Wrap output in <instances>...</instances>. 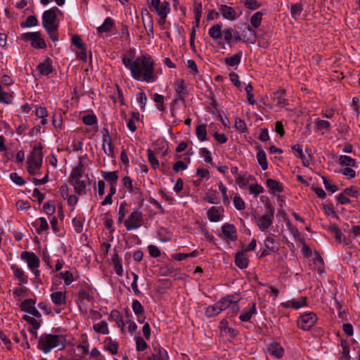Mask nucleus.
<instances>
[{
	"label": "nucleus",
	"mask_w": 360,
	"mask_h": 360,
	"mask_svg": "<svg viewBox=\"0 0 360 360\" xmlns=\"http://www.w3.org/2000/svg\"><path fill=\"white\" fill-rule=\"evenodd\" d=\"M281 305L283 308L292 307L293 309H298L307 305V297H301L299 301H295V300H288L286 302H282Z\"/></svg>",
	"instance_id": "nucleus-21"
},
{
	"label": "nucleus",
	"mask_w": 360,
	"mask_h": 360,
	"mask_svg": "<svg viewBox=\"0 0 360 360\" xmlns=\"http://www.w3.org/2000/svg\"><path fill=\"white\" fill-rule=\"evenodd\" d=\"M338 162L342 166L357 167L356 160L347 155H340Z\"/></svg>",
	"instance_id": "nucleus-33"
},
{
	"label": "nucleus",
	"mask_w": 360,
	"mask_h": 360,
	"mask_svg": "<svg viewBox=\"0 0 360 360\" xmlns=\"http://www.w3.org/2000/svg\"><path fill=\"white\" fill-rule=\"evenodd\" d=\"M36 300L34 299H26L20 305V310L29 313L34 307Z\"/></svg>",
	"instance_id": "nucleus-34"
},
{
	"label": "nucleus",
	"mask_w": 360,
	"mask_h": 360,
	"mask_svg": "<svg viewBox=\"0 0 360 360\" xmlns=\"http://www.w3.org/2000/svg\"><path fill=\"white\" fill-rule=\"evenodd\" d=\"M246 29L250 32V37L247 39V40H245V41L255 44L256 40L258 39L259 43L260 44V39L262 38V35H258L256 31L253 29L252 26L248 25Z\"/></svg>",
	"instance_id": "nucleus-41"
},
{
	"label": "nucleus",
	"mask_w": 360,
	"mask_h": 360,
	"mask_svg": "<svg viewBox=\"0 0 360 360\" xmlns=\"http://www.w3.org/2000/svg\"><path fill=\"white\" fill-rule=\"evenodd\" d=\"M112 263L114 264L115 270L116 274L118 276H122V272H123L122 261H121V259H120V257H119V255H118V254L117 252H115L113 255L112 258Z\"/></svg>",
	"instance_id": "nucleus-35"
},
{
	"label": "nucleus",
	"mask_w": 360,
	"mask_h": 360,
	"mask_svg": "<svg viewBox=\"0 0 360 360\" xmlns=\"http://www.w3.org/2000/svg\"><path fill=\"white\" fill-rule=\"evenodd\" d=\"M40 223L39 226L37 229V233L41 234L43 231L49 229V224L46 219L44 217H40L39 219Z\"/></svg>",
	"instance_id": "nucleus-60"
},
{
	"label": "nucleus",
	"mask_w": 360,
	"mask_h": 360,
	"mask_svg": "<svg viewBox=\"0 0 360 360\" xmlns=\"http://www.w3.org/2000/svg\"><path fill=\"white\" fill-rule=\"evenodd\" d=\"M264 205L267 208L268 212H266L264 215L261 217L256 214H254L253 215L255 219H258L257 226L259 230L262 231H265L272 225L275 212L274 207L271 204L267 198Z\"/></svg>",
	"instance_id": "nucleus-4"
},
{
	"label": "nucleus",
	"mask_w": 360,
	"mask_h": 360,
	"mask_svg": "<svg viewBox=\"0 0 360 360\" xmlns=\"http://www.w3.org/2000/svg\"><path fill=\"white\" fill-rule=\"evenodd\" d=\"M52 60L47 57L43 63H40L37 66V70L39 71L41 75H49L53 71V68L52 65Z\"/></svg>",
	"instance_id": "nucleus-15"
},
{
	"label": "nucleus",
	"mask_w": 360,
	"mask_h": 360,
	"mask_svg": "<svg viewBox=\"0 0 360 360\" xmlns=\"http://www.w3.org/2000/svg\"><path fill=\"white\" fill-rule=\"evenodd\" d=\"M21 39L25 41H30L31 46L34 49H46V47L45 40L41 38L39 32L23 33L21 35Z\"/></svg>",
	"instance_id": "nucleus-5"
},
{
	"label": "nucleus",
	"mask_w": 360,
	"mask_h": 360,
	"mask_svg": "<svg viewBox=\"0 0 360 360\" xmlns=\"http://www.w3.org/2000/svg\"><path fill=\"white\" fill-rule=\"evenodd\" d=\"M241 57H242V52L239 51L238 53L234 54L231 57L225 58L224 62L226 65L231 66V67H234L236 65H238L240 63Z\"/></svg>",
	"instance_id": "nucleus-31"
},
{
	"label": "nucleus",
	"mask_w": 360,
	"mask_h": 360,
	"mask_svg": "<svg viewBox=\"0 0 360 360\" xmlns=\"http://www.w3.org/2000/svg\"><path fill=\"white\" fill-rule=\"evenodd\" d=\"M105 349L110 352L112 354H116L118 352L119 345L115 340H112L110 338H106L104 340Z\"/></svg>",
	"instance_id": "nucleus-24"
},
{
	"label": "nucleus",
	"mask_w": 360,
	"mask_h": 360,
	"mask_svg": "<svg viewBox=\"0 0 360 360\" xmlns=\"http://www.w3.org/2000/svg\"><path fill=\"white\" fill-rule=\"evenodd\" d=\"M266 186L273 192V193H281L283 191V185L277 180L273 179H268L266 180Z\"/></svg>",
	"instance_id": "nucleus-26"
},
{
	"label": "nucleus",
	"mask_w": 360,
	"mask_h": 360,
	"mask_svg": "<svg viewBox=\"0 0 360 360\" xmlns=\"http://www.w3.org/2000/svg\"><path fill=\"white\" fill-rule=\"evenodd\" d=\"M11 269L13 270V274H14V276L16 278L18 279L19 281V283H18V285H22L23 284H26L28 282V278L27 276L25 274L23 270L21 269V268H19L18 266L16 265H12L11 266Z\"/></svg>",
	"instance_id": "nucleus-23"
},
{
	"label": "nucleus",
	"mask_w": 360,
	"mask_h": 360,
	"mask_svg": "<svg viewBox=\"0 0 360 360\" xmlns=\"http://www.w3.org/2000/svg\"><path fill=\"white\" fill-rule=\"evenodd\" d=\"M222 24H216L209 30L208 34L213 39H219L222 37Z\"/></svg>",
	"instance_id": "nucleus-30"
},
{
	"label": "nucleus",
	"mask_w": 360,
	"mask_h": 360,
	"mask_svg": "<svg viewBox=\"0 0 360 360\" xmlns=\"http://www.w3.org/2000/svg\"><path fill=\"white\" fill-rule=\"evenodd\" d=\"M244 6L248 9L255 10L259 8L262 4L258 3L256 0H245L244 2Z\"/></svg>",
	"instance_id": "nucleus-61"
},
{
	"label": "nucleus",
	"mask_w": 360,
	"mask_h": 360,
	"mask_svg": "<svg viewBox=\"0 0 360 360\" xmlns=\"http://www.w3.org/2000/svg\"><path fill=\"white\" fill-rule=\"evenodd\" d=\"M101 133L103 140L102 148L103 151L107 155L112 158L114 155V147L112 146V138L109 134L108 129L103 127Z\"/></svg>",
	"instance_id": "nucleus-9"
},
{
	"label": "nucleus",
	"mask_w": 360,
	"mask_h": 360,
	"mask_svg": "<svg viewBox=\"0 0 360 360\" xmlns=\"http://www.w3.org/2000/svg\"><path fill=\"white\" fill-rule=\"evenodd\" d=\"M323 182L326 189L332 193H335L338 190L337 185L331 184L330 181L325 176H322Z\"/></svg>",
	"instance_id": "nucleus-55"
},
{
	"label": "nucleus",
	"mask_w": 360,
	"mask_h": 360,
	"mask_svg": "<svg viewBox=\"0 0 360 360\" xmlns=\"http://www.w3.org/2000/svg\"><path fill=\"white\" fill-rule=\"evenodd\" d=\"M50 297H51L52 302L56 305L59 306V305H61L63 304H66L65 295L60 291H57V292H54L51 293Z\"/></svg>",
	"instance_id": "nucleus-29"
},
{
	"label": "nucleus",
	"mask_w": 360,
	"mask_h": 360,
	"mask_svg": "<svg viewBox=\"0 0 360 360\" xmlns=\"http://www.w3.org/2000/svg\"><path fill=\"white\" fill-rule=\"evenodd\" d=\"M219 15L221 14L224 18L233 20L236 18V12L235 9L226 5H221L219 7Z\"/></svg>",
	"instance_id": "nucleus-16"
},
{
	"label": "nucleus",
	"mask_w": 360,
	"mask_h": 360,
	"mask_svg": "<svg viewBox=\"0 0 360 360\" xmlns=\"http://www.w3.org/2000/svg\"><path fill=\"white\" fill-rule=\"evenodd\" d=\"M245 90L246 94H247V98H248V103L250 105H254L255 103V101L254 99V95L252 93V91L253 90V86H252L251 84H248L245 86Z\"/></svg>",
	"instance_id": "nucleus-58"
},
{
	"label": "nucleus",
	"mask_w": 360,
	"mask_h": 360,
	"mask_svg": "<svg viewBox=\"0 0 360 360\" xmlns=\"http://www.w3.org/2000/svg\"><path fill=\"white\" fill-rule=\"evenodd\" d=\"M72 44L78 49H83L86 46L85 44L82 41L80 36L75 34L72 37Z\"/></svg>",
	"instance_id": "nucleus-64"
},
{
	"label": "nucleus",
	"mask_w": 360,
	"mask_h": 360,
	"mask_svg": "<svg viewBox=\"0 0 360 360\" xmlns=\"http://www.w3.org/2000/svg\"><path fill=\"white\" fill-rule=\"evenodd\" d=\"M263 13L261 11H257L254 13L250 18V26L254 28H257L260 26L262 20Z\"/></svg>",
	"instance_id": "nucleus-40"
},
{
	"label": "nucleus",
	"mask_w": 360,
	"mask_h": 360,
	"mask_svg": "<svg viewBox=\"0 0 360 360\" xmlns=\"http://www.w3.org/2000/svg\"><path fill=\"white\" fill-rule=\"evenodd\" d=\"M235 297L234 295H227L226 297H222L219 301L216 302L217 305L220 308V311H222L227 309L231 304H233L232 308L233 309L238 310V307L236 304L238 301H234L233 298Z\"/></svg>",
	"instance_id": "nucleus-13"
},
{
	"label": "nucleus",
	"mask_w": 360,
	"mask_h": 360,
	"mask_svg": "<svg viewBox=\"0 0 360 360\" xmlns=\"http://www.w3.org/2000/svg\"><path fill=\"white\" fill-rule=\"evenodd\" d=\"M60 12L57 7H53L44 12L42 15V25L45 30L50 27H58V23L56 22L57 12Z\"/></svg>",
	"instance_id": "nucleus-6"
},
{
	"label": "nucleus",
	"mask_w": 360,
	"mask_h": 360,
	"mask_svg": "<svg viewBox=\"0 0 360 360\" xmlns=\"http://www.w3.org/2000/svg\"><path fill=\"white\" fill-rule=\"evenodd\" d=\"M317 321L316 314L309 312L300 316L297 320V326L304 330H309Z\"/></svg>",
	"instance_id": "nucleus-8"
},
{
	"label": "nucleus",
	"mask_w": 360,
	"mask_h": 360,
	"mask_svg": "<svg viewBox=\"0 0 360 360\" xmlns=\"http://www.w3.org/2000/svg\"><path fill=\"white\" fill-rule=\"evenodd\" d=\"M220 312V308H219V307L215 303L214 304L209 306L206 308L205 315L210 318L218 315Z\"/></svg>",
	"instance_id": "nucleus-44"
},
{
	"label": "nucleus",
	"mask_w": 360,
	"mask_h": 360,
	"mask_svg": "<svg viewBox=\"0 0 360 360\" xmlns=\"http://www.w3.org/2000/svg\"><path fill=\"white\" fill-rule=\"evenodd\" d=\"M147 155H148V162H150L151 167L154 169L158 168L160 166V163H159L158 160L156 158L153 151L151 149L148 148L147 150Z\"/></svg>",
	"instance_id": "nucleus-43"
},
{
	"label": "nucleus",
	"mask_w": 360,
	"mask_h": 360,
	"mask_svg": "<svg viewBox=\"0 0 360 360\" xmlns=\"http://www.w3.org/2000/svg\"><path fill=\"white\" fill-rule=\"evenodd\" d=\"M143 221V214L139 210L132 212L127 219L124 221L127 230L130 231L140 227Z\"/></svg>",
	"instance_id": "nucleus-7"
},
{
	"label": "nucleus",
	"mask_w": 360,
	"mask_h": 360,
	"mask_svg": "<svg viewBox=\"0 0 360 360\" xmlns=\"http://www.w3.org/2000/svg\"><path fill=\"white\" fill-rule=\"evenodd\" d=\"M153 100L157 103V108L160 111H165V107L164 105V96L156 93L153 95Z\"/></svg>",
	"instance_id": "nucleus-47"
},
{
	"label": "nucleus",
	"mask_w": 360,
	"mask_h": 360,
	"mask_svg": "<svg viewBox=\"0 0 360 360\" xmlns=\"http://www.w3.org/2000/svg\"><path fill=\"white\" fill-rule=\"evenodd\" d=\"M133 59L132 53H126L123 55L122 60L123 65L130 70L134 79L147 82L156 79V77L153 76L154 63L148 54L142 55L132 61Z\"/></svg>",
	"instance_id": "nucleus-1"
},
{
	"label": "nucleus",
	"mask_w": 360,
	"mask_h": 360,
	"mask_svg": "<svg viewBox=\"0 0 360 360\" xmlns=\"http://www.w3.org/2000/svg\"><path fill=\"white\" fill-rule=\"evenodd\" d=\"M154 352L150 356L147 358V360H168L169 356L167 354V352L160 347H154Z\"/></svg>",
	"instance_id": "nucleus-19"
},
{
	"label": "nucleus",
	"mask_w": 360,
	"mask_h": 360,
	"mask_svg": "<svg viewBox=\"0 0 360 360\" xmlns=\"http://www.w3.org/2000/svg\"><path fill=\"white\" fill-rule=\"evenodd\" d=\"M257 159L262 169L263 170H266L268 167V162L266 158V153L261 148L259 149V151L257 153Z\"/></svg>",
	"instance_id": "nucleus-37"
},
{
	"label": "nucleus",
	"mask_w": 360,
	"mask_h": 360,
	"mask_svg": "<svg viewBox=\"0 0 360 360\" xmlns=\"http://www.w3.org/2000/svg\"><path fill=\"white\" fill-rule=\"evenodd\" d=\"M38 20L35 15H30L27 18L25 22L21 23L22 27H31L37 25Z\"/></svg>",
	"instance_id": "nucleus-51"
},
{
	"label": "nucleus",
	"mask_w": 360,
	"mask_h": 360,
	"mask_svg": "<svg viewBox=\"0 0 360 360\" xmlns=\"http://www.w3.org/2000/svg\"><path fill=\"white\" fill-rule=\"evenodd\" d=\"M149 8L154 9L158 15H167L170 11L169 4L165 1L161 4L160 0H152Z\"/></svg>",
	"instance_id": "nucleus-10"
},
{
	"label": "nucleus",
	"mask_w": 360,
	"mask_h": 360,
	"mask_svg": "<svg viewBox=\"0 0 360 360\" xmlns=\"http://www.w3.org/2000/svg\"><path fill=\"white\" fill-rule=\"evenodd\" d=\"M174 89L176 94H188V91L186 89L185 82L183 79H177L174 82Z\"/></svg>",
	"instance_id": "nucleus-42"
},
{
	"label": "nucleus",
	"mask_w": 360,
	"mask_h": 360,
	"mask_svg": "<svg viewBox=\"0 0 360 360\" xmlns=\"http://www.w3.org/2000/svg\"><path fill=\"white\" fill-rule=\"evenodd\" d=\"M256 305V302H252L249 308H247L242 311L239 316V319L243 322L249 321L251 319L252 315L257 314Z\"/></svg>",
	"instance_id": "nucleus-17"
},
{
	"label": "nucleus",
	"mask_w": 360,
	"mask_h": 360,
	"mask_svg": "<svg viewBox=\"0 0 360 360\" xmlns=\"http://www.w3.org/2000/svg\"><path fill=\"white\" fill-rule=\"evenodd\" d=\"M286 91L285 89H281L274 93V99L276 101V103L280 106L288 105V100L284 98Z\"/></svg>",
	"instance_id": "nucleus-27"
},
{
	"label": "nucleus",
	"mask_w": 360,
	"mask_h": 360,
	"mask_svg": "<svg viewBox=\"0 0 360 360\" xmlns=\"http://www.w3.org/2000/svg\"><path fill=\"white\" fill-rule=\"evenodd\" d=\"M79 159V163L75 168L72 169L70 174L69 182L70 184H75L77 181L80 180L84 173V165L82 162V158L80 157Z\"/></svg>",
	"instance_id": "nucleus-12"
},
{
	"label": "nucleus",
	"mask_w": 360,
	"mask_h": 360,
	"mask_svg": "<svg viewBox=\"0 0 360 360\" xmlns=\"http://www.w3.org/2000/svg\"><path fill=\"white\" fill-rule=\"evenodd\" d=\"M94 330L97 333L108 334L109 330L108 328V323L105 321H101L98 323H95L93 326Z\"/></svg>",
	"instance_id": "nucleus-36"
},
{
	"label": "nucleus",
	"mask_w": 360,
	"mask_h": 360,
	"mask_svg": "<svg viewBox=\"0 0 360 360\" xmlns=\"http://www.w3.org/2000/svg\"><path fill=\"white\" fill-rule=\"evenodd\" d=\"M148 347V344L142 337L136 338V349L137 351H144Z\"/></svg>",
	"instance_id": "nucleus-57"
},
{
	"label": "nucleus",
	"mask_w": 360,
	"mask_h": 360,
	"mask_svg": "<svg viewBox=\"0 0 360 360\" xmlns=\"http://www.w3.org/2000/svg\"><path fill=\"white\" fill-rule=\"evenodd\" d=\"M58 27H50L48 30H46L48 34L49 35L50 39L53 41H56L58 40Z\"/></svg>",
	"instance_id": "nucleus-63"
},
{
	"label": "nucleus",
	"mask_w": 360,
	"mask_h": 360,
	"mask_svg": "<svg viewBox=\"0 0 360 360\" xmlns=\"http://www.w3.org/2000/svg\"><path fill=\"white\" fill-rule=\"evenodd\" d=\"M195 132L196 136L200 141H205L207 140L205 124L198 125L196 127Z\"/></svg>",
	"instance_id": "nucleus-39"
},
{
	"label": "nucleus",
	"mask_w": 360,
	"mask_h": 360,
	"mask_svg": "<svg viewBox=\"0 0 360 360\" xmlns=\"http://www.w3.org/2000/svg\"><path fill=\"white\" fill-rule=\"evenodd\" d=\"M267 350L271 355L276 358H281L284 354V349L280 344L276 342L270 343L268 345Z\"/></svg>",
	"instance_id": "nucleus-20"
},
{
	"label": "nucleus",
	"mask_w": 360,
	"mask_h": 360,
	"mask_svg": "<svg viewBox=\"0 0 360 360\" xmlns=\"http://www.w3.org/2000/svg\"><path fill=\"white\" fill-rule=\"evenodd\" d=\"M303 7L301 4H294L290 6V14L291 16L295 19L297 20L300 18L302 12Z\"/></svg>",
	"instance_id": "nucleus-38"
},
{
	"label": "nucleus",
	"mask_w": 360,
	"mask_h": 360,
	"mask_svg": "<svg viewBox=\"0 0 360 360\" xmlns=\"http://www.w3.org/2000/svg\"><path fill=\"white\" fill-rule=\"evenodd\" d=\"M132 309L134 312V314L136 315V316L139 318L140 316L143 315L144 312V309L141 302L137 300H134L132 302Z\"/></svg>",
	"instance_id": "nucleus-46"
},
{
	"label": "nucleus",
	"mask_w": 360,
	"mask_h": 360,
	"mask_svg": "<svg viewBox=\"0 0 360 360\" xmlns=\"http://www.w3.org/2000/svg\"><path fill=\"white\" fill-rule=\"evenodd\" d=\"M222 32L224 34V40L228 43L230 48H231L233 46L232 39L233 37V30L231 27H227L225 28Z\"/></svg>",
	"instance_id": "nucleus-45"
},
{
	"label": "nucleus",
	"mask_w": 360,
	"mask_h": 360,
	"mask_svg": "<svg viewBox=\"0 0 360 360\" xmlns=\"http://www.w3.org/2000/svg\"><path fill=\"white\" fill-rule=\"evenodd\" d=\"M82 122L88 126H93L97 123V117L94 114H89L82 117Z\"/></svg>",
	"instance_id": "nucleus-49"
},
{
	"label": "nucleus",
	"mask_w": 360,
	"mask_h": 360,
	"mask_svg": "<svg viewBox=\"0 0 360 360\" xmlns=\"http://www.w3.org/2000/svg\"><path fill=\"white\" fill-rule=\"evenodd\" d=\"M77 297L81 302L84 300L88 302L94 300L93 297L85 289L80 290L77 293Z\"/></svg>",
	"instance_id": "nucleus-59"
},
{
	"label": "nucleus",
	"mask_w": 360,
	"mask_h": 360,
	"mask_svg": "<svg viewBox=\"0 0 360 360\" xmlns=\"http://www.w3.org/2000/svg\"><path fill=\"white\" fill-rule=\"evenodd\" d=\"M103 178L109 183V184H117L119 178L118 171L105 172L101 171Z\"/></svg>",
	"instance_id": "nucleus-25"
},
{
	"label": "nucleus",
	"mask_w": 360,
	"mask_h": 360,
	"mask_svg": "<svg viewBox=\"0 0 360 360\" xmlns=\"http://www.w3.org/2000/svg\"><path fill=\"white\" fill-rule=\"evenodd\" d=\"M341 346L342 347V352L340 357L341 360H350L349 356V347L345 341L341 342Z\"/></svg>",
	"instance_id": "nucleus-53"
},
{
	"label": "nucleus",
	"mask_w": 360,
	"mask_h": 360,
	"mask_svg": "<svg viewBox=\"0 0 360 360\" xmlns=\"http://www.w3.org/2000/svg\"><path fill=\"white\" fill-rule=\"evenodd\" d=\"M235 264L240 268L243 269L248 267L249 260L245 255L244 251L238 252L235 255Z\"/></svg>",
	"instance_id": "nucleus-22"
},
{
	"label": "nucleus",
	"mask_w": 360,
	"mask_h": 360,
	"mask_svg": "<svg viewBox=\"0 0 360 360\" xmlns=\"http://www.w3.org/2000/svg\"><path fill=\"white\" fill-rule=\"evenodd\" d=\"M21 259L27 262L28 267L32 270L37 269L40 264L39 258L33 252L23 251L21 253Z\"/></svg>",
	"instance_id": "nucleus-11"
},
{
	"label": "nucleus",
	"mask_w": 360,
	"mask_h": 360,
	"mask_svg": "<svg viewBox=\"0 0 360 360\" xmlns=\"http://www.w3.org/2000/svg\"><path fill=\"white\" fill-rule=\"evenodd\" d=\"M207 215L209 220L213 222H217L221 219L219 208L216 207H210L207 211Z\"/></svg>",
	"instance_id": "nucleus-32"
},
{
	"label": "nucleus",
	"mask_w": 360,
	"mask_h": 360,
	"mask_svg": "<svg viewBox=\"0 0 360 360\" xmlns=\"http://www.w3.org/2000/svg\"><path fill=\"white\" fill-rule=\"evenodd\" d=\"M65 341V338L62 335L44 333L39 339L37 349L44 353L49 352L52 349L59 345H61V349H63Z\"/></svg>",
	"instance_id": "nucleus-2"
},
{
	"label": "nucleus",
	"mask_w": 360,
	"mask_h": 360,
	"mask_svg": "<svg viewBox=\"0 0 360 360\" xmlns=\"http://www.w3.org/2000/svg\"><path fill=\"white\" fill-rule=\"evenodd\" d=\"M22 319L29 324H30L33 329H39L40 328V323L34 317L30 316L28 315H24Z\"/></svg>",
	"instance_id": "nucleus-56"
},
{
	"label": "nucleus",
	"mask_w": 360,
	"mask_h": 360,
	"mask_svg": "<svg viewBox=\"0 0 360 360\" xmlns=\"http://www.w3.org/2000/svg\"><path fill=\"white\" fill-rule=\"evenodd\" d=\"M114 26V20L108 17L105 19L104 22L97 28L98 33L109 32Z\"/></svg>",
	"instance_id": "nucleus-28"
},
{
	"label": "nucleus",
	"mask_w": 360,
	"mask_h": 360,
	"mask_svg": "<svg viewBox=\"0 0 360 360\" xmlns=\"http://www.w3.org/2000/svg\"><path fill=\"white\" fill-rule=\"evenodd\" d=\"M122 183H123V186H124V188H127L129 192L139 193L140 195V201H141L140 206H141L143 204V198H142V193L141 192V189L139 188H134L133 187L132 180L128 176H125L122 178Z\"/></svg>",
	"instance_id": "nucleus-18"
},
{
	"label": "nucleus",
	"mask_w": 360,
	"mask_h": 360,
	"mask_svg": "<svg viewBox=\"0 0 360 360\" xmlns=\"http://www.w3.org/2000/svg\"><path fill=\"white\" fill-rule=\"evenodd\" d=\"M84 220L81 217H75L72 219V224L77 233H82L83 231Z\"/></svg>",
	"instance_id": "nucleus-52"
},
{
	"label": "nucleus",
	"mask_w": 360,
	"mask_h": 360,
	"mask_svg": "<svg viewBox=\"0 0 360 360\" xmlns=\"http://www.w3.org/2000/svg\"><path fill=\"white\" fill-rule=\"evenodd\" d=\"M43 146L41 143L35 146L33 148L31 155L27 160V170L30 175L34 176L39 172L42 164Z\"/></svg>",
	"instance_id": "nucleus-3"
},
{
	"label": "nucleus",
	"mask_w": 360,
	"mask_h": 360,
	"mask_svg": "<svg viewBox=\"0 0 360 360\" xmlns=\"http://www.w3.org/2000/svg\"><path fill=\"white\" fill-rule=\"evenodd\" d=\"M221 231L226 239H229L231 241L237 240V230L233 224L226 223L222 226Z\"/></svg>",
	"instance_id": "nucleus-14"
},
{
	"label": "nucleus",
	"mask_w": 360,
	"mask_h": 360,
	"mask_svg": "<svg viewBox=\"0 0 360 360\" xmlns=\"http://www.w3.org/2000/svg\"><path fill=\"white\" fill-rule=\"evenodd\" d=\"M75 187V191L78 195L86 193V183L84 181L78 180L75 184H72Z\"/></svg>",
	"instance_id": "nucleus-48"
},
{
	"label": "nucleus",
	"mask_w": 360,
	"mask_h": 360,
	"mask_svg": "<svg viewBox=\"0 0 360 360\" xmlns=\"http://www.w3.org/2000/svg\"><path fill=\"white\" fill-rule=\"evenodd\" d=\"M58 276L60 278H62L64 280V283L66 285H69L74 281L73 275L70 271L60 272L59 273Z\"/></svg>",
	"instance_id": "nucleus-50"
},
{
	"label": "nucleus",
	"mask_w": 360,
	"mask_h": 360,
	"mask_svg": "<svg viewBox=\"0 0 360 360\" xmlns=\"http://www.w3.org/2000/svg\"><path fill=\"white\" fill-rule=\"evenodd\" d=\"M235 127L237 130L242 133H244L248 130L245 121L240 117L236 118Z\"/></svg>",
	"instance_id": "nucleus-54"
},
{
	"label": "nucleus",
	"mask_w": 360,
	"mask_h": 360,
	"mask_svg": "<svg viewBox=\"0 0 360 360\" xmlns=\"http://www.w3.org/2000/svg\"><path fill=\"white\" fill-rule=\"evenodd\" d=\"M316 126L317 130L328 129L330 127V123L326 120L317 119L316 120Z\"/></svg>",
	"instance_id": "nucleus-62"
}]
</instances>
